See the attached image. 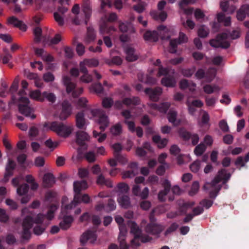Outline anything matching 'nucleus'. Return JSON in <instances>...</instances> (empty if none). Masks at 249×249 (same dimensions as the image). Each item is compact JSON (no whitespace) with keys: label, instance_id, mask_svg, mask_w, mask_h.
Returning <instances> with one entry per match:
<instances>
[{"label":"nucleus","instance_id":"f257e3e1","mask_svg":"<svg viewBox=\"0 0 249 249\" xmlns=\"http://www.w3.org/2000/svg\"><path fill=\"white\" fill-rule=\"evenodd\" d=\"M57 209V206L55 204H53L51 206L46 214L39 213L36 217H34V213L32 212L26 215L22 224L23 231L21 235V242H23L24 240L28 241L30 239L31 236L30 229L32 228L34 223L37 224L34 228V233L36 235H41L45 230L46 227L38 224H42L45 218L49 220L53 219L54 217V212Z\"/></svg>","mask_w":249,"mask_h":249},{"label":"nucleus","instance_id":"f03ea898","mask_svg":"<svg viewBox=\"0 0 249 249\" xmlns=\"http://www.w3.org/2000/svg\"><path fill=\"white\" fill-rule=\"evenodd\" d=\"M75 191L78 193L79 192V190L76 188L75 186ZM79 195L77 194L74 199L69 204H66V202L68 199L66 196H63L62 198V208L61 212L59 216L60 219H62L59 223L60 228L63 230H67L70 228L71 224L73 221V218L72 216L68 215L70 211L76 206V203L78 202L79 199Z\"/></svg>","mask_w":249,"mask_h":249},{"label":"nucleus","instance_id":"7ed1b4c3","mask_svg":"<svg viewBox=\"0 0 249 249\" xmlns=\"http://www.w3.org/2000/svg\"><path fill=\"white\" fill-rule=\"evenodd\" d=\"M231 174L227 173L225 169H221L218 171L217 175L211 182H206L204 185V188L205 190L213 189L209 192V197L210 198L214 199L218 194L219 192L222 188V185H217L221 181H222V184H226L230 179Z\"/></svg>","mask_w":249,"mask_h":249},{"label":"nucleus","instance_id":"20e7f679","mask_svg":"<svg viewBox=\"0 0 249 249\" xmlns=\"http://www.w3.org/2000/svg\"><path fill=\"white\" fill-rule=\"evenodd\" d=\"M130 232L134 235V238L131 241V245L132 246L139 247L141 245L140 240L141 242L145 243L152 240V238L149 236L142 233L141 229L134 222H132L131 223Z\"/></svg>","mask_w":249,"mask_h":249},{"label":"nucleus","instance_id":"39448f33","mask_svg":"<svg viewBox=\"0 0 249 249\" xmlns=\"http://www.w3.org/2000/svg\"><path fill=\"white\" fill-rule=\"evenodd\" d=\"M50 129L56 132L59 136L64 138L68 137L71 133L72 130L71 126L56 121L51 123Z\"/></svg>","mask_w":249,"mask_h":249},{"label":"nucleus","instance_id":"423d86ee","mask_svg":"<svg viewBox=\"0 0 249 249\" xmlns=\"http://www.w3.org/2000/svg\"><path fill=\"white\" fill-rule=\"evenodd\" d=\"M64 85L66 88L68 93L71 92L72 96L76 98L83 92V89L81 87L76 88V84L71 81V78L69 76H64L63 78Z\"/></svg>","mask_w":249,"mask_h":249},{"label":"nucleus","instance_id":"0eeeda50","mask_svg":"<svg viewBox=\"0 0 249 249\" xmlns=\"http://www.w3.org/2000/svg\"><path fill=\"white\" fill-rule=\"evenodd\" d=\"M75 186L76 187L78 190H79V192L78 193V195H79V199L78 200V202L76 203V205L80 203L81 202H82L84 203H89L90 202V198L89 196L87 194H84L82 196L81 195V191L82 190H85L88 188V184L85 180H82L80 181H74L73 183V190L75 193V195L74 196V198L75 196L78 194V193L75 191Z\"/></svg>","mask_w":249,"mask_h":249},{"label":"nucleus","instance_id":"6e6552de","mask_svg":"<svg viewBox=\"0 0 249 249\" xmlns=\"http://www.w3.org/2000/svg\"><path fill=\"white\" fill-rule=\"evenodd\" d=\"M90 112L93 116L99 118L98 122L100 125V129L101 132L104 131L109 124L108 117L105 112L102 109H94L91 110Z\"/></svg>","mask_w":249,"mask_h":249},{"label":"nucleus","instance_id":"1a4fd4ad","mask_svg":"<svg viewBox=\"0 0 249 249\" xmlns=\"http://www.w3.org/2000/svg\"><path fill=\"white\" fill-rule=\"evenodd\" d=\"M19 100L21 103L18 105L19 112L26 117H31L32 119H35L36 117L35 115L32 114L31 115L34 110L32 108L28 106L30 103L28 98L21 96L20 97Z\"/></svg>","mask_w":249,"mask_h":249},{"label":"nucleus","instance_id":"9d476101","mask_svg":"<svg viewBox=\"0 0 249 249\" xmlns=\"http://www.w3.org/2000/svg\"><path fill=\"white\" fill-rule=\"evenodd\" d=\"M227 38V34L223 33L217 35L215 39H212L210 41V44L214 48H221L227 49L230 46V43L226 40Z\"/></svg>","mask_w":249,"mask_h":249},{"label":"nucleus","instance_id":"9b49d317","mask_svg":"<svg viewBox=\"0 0 249 249\" xmlns=\"http://www.w3.org/2000/svg\"><path fill=\"white\" fill-rule=\"evenodd\" d=\"M150 222L145 227V232L154 235L160 234L163 230L162 226L155 223L154 217H150Z\"/></svg>","mask_w":249,"mask_h":249},{"label":"nucleus","instance_id":"f8f14e48","mask_svg":"<svg viewBox=\"0 0 249 249\" xmlns=\"http://www.w3.org/2000/svg\"><path fill=\"white\" fill-rule=\"evenodd\" d=\"M187 41L188 37L186 35L182 32H179L178 38L172 39L170 41V53H176L178 45L186 43Z\"/></svg>","mask_w":249,"mask_h":249},{"label":"nucleus","instance_id":"ddd939ff","mask_svg":"<svg viewBox=\"0 0 249 249\" xmlns=\"http://www.w3.org/2000/svg\"><path fill=\"white\" fill-rule=\"evenodd\" d=\"M97 238V236L95 231L88 230L81 235L80 241L81 245L84 246L88 241H89L91 244H94Z\"/></svg>","mask_w":249,"mask_h":249},{"label":"nucleus","instance_id":"4468645a","mask_svg":"<svg viewBox=\"0 0 249 249\" xmlns=\"http://www.w3.org/2000/svg\"><path fill=\"white\" fill-rule=\"evenodd\" d=\"M61 111L59 115L60 120H66L71 114L72 106L71 104L67 100L63 101L61 104Z\"/></svg>","mask_w":249,"mask_h":249},{"label":"nucleus","instance_id":"2eb2a0df","mask_svg":"<svg viewBox=\"0 0 249 249\" xmlns=\"http://www.w3.org/2000/svg\"><path fill=\"white\" fill-rule=\"evenodd\" d=\"M140 104V99L138 97L134 96L132 98H125L123 101H117L115 103L114 106L116 108L120 109L122 107L123 105L126 106L131 105H138Z\"/></svg>","mask_w":249,"mask_h":249},{"label":"nucleus","instance_id":"dca6fc26","mask_svg":"<svg viewBox=\"0 0 249 249\" xmlns=\"http://www.w3.org/2000/svg\"><path fill=\"white\" fill-rule=\"evenodd\" d=\"M145 93L148 95L150 99L152 101H158L159 97L162 93V89L160 87H157L154 89L146 88L144 90Z\"/></svg>","mask_w":249,"mask_h":249},{"label":"nucleus","instance_id":"f3484780","mask_svg":"<svg viewBox=\"0 0 249 249\" xmlns=\"http://www.w3.org/2000/svg\"><path fill=\"white\" fill-rule=\"evenodd\" d=\"M76 143L80 146L86 148L87 145L85 142L89 141V135L85 132L83 131H78L76 134Z\"/></svg>","mask_w":249,"mask_h":249},{"label":"nucleus","instance_id":"a211bd4d","mask_svg":"<svg viewBox=\"0 0 249 249\" xmlns=\"http://www.w3.org/2000/svg\"><path fill=\"white\" fill-rule=\"evenodd\" d=\"M162 186L164 187V189L159 192L158 194V198L160 201L164 202L166 200L165 196L171 189V185L168 180L165 179L162 183Z\"/></svg>","mask_w":249,"mask_h":249},{"label":"nucleus","instance_id":"6ab92c4d","mask_svg":"<svg viewBox=\"0 0 249 249\" xmlns=\"http://www.w3.org/2000/svg\"><path fill=\"white\" fill-rule=\"evenodd\" d=\"M130 169L123 174L124 178H133L137 174L138 172V163L136 162H132L129 165Z\"/></svg>","mask_w":249,"mask_h":249},{"label":"nucleus","instance_id":"aec40b11","mask_svg":"<svg viewBox=\"0 0 249 249\" xmlns=\"http://www.w3.org/2000/svg\"><path fill=\"white\" fill-rule=\"evenodd\" d=\"M215 74V72H213L211 73L209 76L208 73L206 74L203 69H199L195 73V77L198 79H202L205 78L206 82L210 83L214 78Z\"/></svg>","mask_w":249,"mask_h":249},{"label":"nucleus","instance_id":"412c9836","mask_svg":"<svg viewBox=\"0 0 249 249\" xmlns=\"http://www.w3.org/2000/svg\"><path fill=\"white\" fill-rule=\"evenodd\" d=\"M8 22L16 27L19 28L23 31H26L27 30V26L22 21L18 20L14 16L10 17L8 19Z\"/></svg>","mask_w":249,"mask_h":249},{"label":"nucleus","instance_id":"4be33fe9","mask_svg":"<svg viewBox=\"0 0 249 249\" xmlns=\"http://www.w3.org/2000/svg\"><path fill=\"white\" fill-rule=\"evenodd\" d=\"M149 106L153 109L159 110L160 112L166 113L170 107V104L168 102L162 103L159 104L151 103Z\"/></svg>","mask_w":249,"mask_h":249},{"label":"nucleus","instance_id":"5701e85b","mask_svg":"<svg viewBox=\"0 0 249 249\" xmlns=\"http://www.w3.org/2000/svg\"><path fill=\"white\" fill-rule=\"evenodd\" d=\"M117 201L122 208L127 209L131 206L130 198L128 196L119 195Z\"/></svg>","mask_w":249,"mask_h":249},{"label":"nucleus","instance_id":"b1692460","mask_svg":"<svg viewBox=\"0 0 249 249\" xmlns=\"http://www.w3.org/2000/svg\"><path fill=\"white\" fill-rule=\"evenodd\" d=\"M143 38L145 41L157 42L159 39V35L156 31L148 30L144 34Z\"/></svg>","mask_w":249,"mask_h":249},{"label":"nucleus","instance_id":"393cba45","mask_svg":"<svg viewBox=\"0 0 249 249\" xmlns=\"http://www.w3.org/2000/svg\"><path fill=\"white\" fill-rule=\"evenodd\" d=\"M161 84L167 87H174L176 84V81L173 76L167 75L161 80Z\"/></svg>","mask_w":249,"mask_h":249},{"label":"nucleus","instance_id":"a878e982","mask_svg":"<svg viewBox=\"0 0 249 249\" xmlns=\"http://www.w3.org/2000/svg\"><path fill=\"white\" fill-rule=\"evenodd\" d=\"M126 54V60L129 62H133L138 59V56L135 54V50L131 47H127L125 49Z\"/></svg>","mask_w":249,"mask_h":249},{"label":"nucleus","instance_id":"bb28decb","mask_svg":"<svg viewBox=\"0 0 249 249\" xmlns=\"http://www.w3.org/2000/svg\"><path fill=\"white\" fill-rule=\"evenodd\" d=\"M43 181L45 187H51L55 183L54 177L51 173L45 174L43 177Z\"/></svg>","mask_w":249,"mask_h":249},{"label":"nucleus","instance_id":"cd10ccee","mask_svg":"<svg viewBox=\"0 0 249 249\" xmlns=\"http://www.w3.org/2000/svg\"><path fill=\"white\" fill-rule=\"evenodd\" d=\"M16 164L12 160H9L8 164L6 168V173L4 174V178L5 181L9 179V178L13 175V170L15 168Z\"/></svg>","mask_w":249,"mask_h":249},{"label":"nucleus","instance_id":"c85d7f7f","mask_svg":"<svg viewBox=\"0 0 249 249\" xmlns=\"http://www.w3.org/2000/svg\"><path fill=\"white\" fill-rule=\"evenodd\" d=\"M86 124L84 117V113L83 112H79L76 115V126L79 129H83Z\"/></svg>","mask_w":249,"mask_h":249},{"label":"nucleus","instance_id":"c756f323","mask_svg":"<svg viewBox=\"0 0 249 249\" xmlns=\"http://www.w3.org/2000/svg\"><path fill=\"white\" fill-rule=\"evenodd\" d=\"M82 10L85 16V24L87 25L88 20L90 18L92 13L91 7L90 4L88 2H85L83 5Z\"/></svg>","mask_w":249,"mask_h":249},{"label":"nucleus","instance_id":"7c9ffc66","mask_svg":"<svg viewBox=\"0 0 249 249\" xmlns=\"http://www.w3.org/2000/svg\"><path fill=\"white\" fill-rule=\"evenodd\" d=\"M195 205L194 202H185L179 204V211L181 214H186L187 210Z\"/></svg>","mask_w":249,"mask_h":249},{"label":"nucleus","instance_id":"2f4dec72","mask_svg":"<svg viewBox=\"0 0 249 249\" xmlns=\"http://www.w3.org/2000/svg\"><path fill=\"white\" fill-rule=\"evenodd\" d=\"M96 182L98 184L105 185L108 188H112L113 187L112 181L109 179L105 178L102 174L100 175L98 177Z\"/></svg>","mask_w":249,"mask_h":249},{"label":"nucleus","instance_id":"473e14b6","mask_svg":"<svg viewBox=\"0 0 249 249\" xmlns=\"http://www.w3.org/2000/svg\"><path fill=\"white\" fill-rule=\"evenodd\" d=\"M217 21L219 23H224L225 26H228L231 24V17H226L224 14L219 13L217 15Z\"/></svg>","mask_w":249,"mask_h":249},{"label":"nucleus","instance_id":"72a5a7b5","mask_svg":"<svg viewBox=\"0 0 249 249\" xmlns=\"http://www.w3.org/2000/svg\"><path fill=\"white\" fill-rule=\"evenodd\" d=\"M29 189V186L26 183H23L19 185L17 189V194L20 196H22L27 194Z\"/></svg>","mask_w":249,"mask_h":249},{"label":"nucleus","instance_id":"f704fd0d","mask_svg":"<svg viewBox=\"0 0 249 249\" xmlns=\"http://www.w3.org/2000/svg\"><path fill=\"white\" fill-rule=\"evenodd\" d=\"M115 30L113 26H109L107 24L106 22L103 23L100 27V33L102 34L105 33L109 34L111 31H114Z\"/></svg>","mask_w":249,"mask_h":249},{"label":"nucleus","instance_id":"c9c22d12","mask_svg":"<svg viewBox=\"0 0 249 249\" xmlns=\"http://www.w3.org/2000/svg\"><path fill=\"white\" fill-rule=\"evenodd\" d=\"M30 95L31 98H33L36 101L40 102L44 101L43 93H41L39 90H36L31 91Z\"/></svg>","mask_w":249,"mask_h":249},{"label":"nucleus","instance_id":"e433bc0d","mask_svg":"<svg viewBox=\"0 0 249 249\" xmlns=\"http://www.w3.org/2000/svg\"><path fill=\"white\" fill-rule=\"evenodd\" d=\"M90 89L97 94H100L103 92V87L100 83H95L91 85Z\"/></svg>","mask_w":249,"mask_h":249},{"label":"nucleus","instance_id":"4c0bfd02","mask_svg":"<svg viewBox=\"0 0 249 249\" xmlns=\"http://www.w3.org/2000/svg\"><path fill=\"white\" fill-rule=\"evenodd\" d=\"M177 116V111L173 110H170L167 114L168 121L174 125H178L179 123V122L176 123Z\"/></svg>","mask_w":249,"mask_h":249},{"label":"nucleus","instance_id":"58836bf2","mask_svg":"<svg viewBox=\"0 0 249 249\" xmlns=\"http://www.w3.org/2000/svg\"><path fill=\"white\" fill-rule=\"evenodd\" d=\"M206 146L203 143L197 145L194 149V153L197 156H201L206 150Z\"/></svg>","mask_w":249,"mask_h":249},{"label":"nucleus","instance_id":"ea45409f","mask_svg":"<svg viewBox=\"0 0 249 249\" xmlns=\"http://www.w3.org/2000/svg\"><path fill=\"white\" fill-rule=\"evenodd\" d=\"M122 58L118 56L113 57L111 59H107L106 61V64L109 66L112 65H120L122 63Z\"/></svg>","mask_w":249,"mask_h":249},{"label":"nucleus","instance_id":"a19ab883","mask_svg":"<svg viewBox=\"0 0 249 249\" xmlns=\"http://www.w3.org/2000/svg\"><path fill=\"white\" fill-rule=\"evenodd\" d=\"M219 90L218 86L216 85H206L203 87V90L207 94H211L214 91H219Z\"/></svg>","mask_w":249,"mask_h":249},{"label":"nucleus","instance_id":"79ce46f5","mask_svg":"<svg viewBox=\"0 0 249 249\" xmlns=\"http://www.w3.org/2000/svg\"><path fill=\"white\" fill-rule=\"evenodd\" d=\"M33 32L35 36L34 41L36 43L40 42L42 37V29L39 27H36L34 28Z\"/></svg>","mask_w":249,"mask_h":249},{"label":"nucleus","instance_id":"37998d69","mask_svg":"<svg viewBox=\"0 0 249 249\" xmlns=\"http://www.w3.org/2000/svg\"><path fill=\"white\" fill-rule=\"evenodd\" d=\"M153 18L156 20L160 19L161 21H164L167 17V13L164 11H160L159 13L153 12L151 13Z\"/></svg>","mask_w":249,"mask_h":249},{"label":"nucleus","instance_id":"c03bdc74","mask_svg":"<svg viewBox=\"0 0 249 249\" xmlns=\"http://www.w3.org/2000/svg\"><path fill=\"white\" fill-rule=\"evenodd\" d=\"M129 189L128 185L124 182H120L117 186V192L121 193H126Z\"/></svg>","mask_w":249,"mask_h":249},{"label":"nucleus","instance_id":"a18cd8bd","mask_svg":"<svg viewBox=\"0 0 249 249\" xmlns=\"http://www.w3.org/2000/svg\"><path fill=\"white\" fill-rule=\"evenodd\" d=\"M179 136L185 141L189 140L191 137V133L184 129H180L179 131Z\"/></svg>","mask_w":249,"mask_h":249},{"label":"nucleus","instance_id":"49530a36","mask_svg":"<svg viewBox=\"0 0 249 249\" xmlns=\"http://www.w3.org/2000/svg\"><path fill=\"white\" fill-rule=\"evenodd\" d=\"M43 97L44 100L46 98L52 103H54L56 101V96L53 93H48L47 91H44L43 92Z\"/></svg>","mask_w":249,"mask_h":249},{"label":"nucleus","instance_id":"de8ad7c7","mask_svg":"<svg viewBox=\"0 0 249 249\" xmlns=\"http://www.w3.org/2000/svg\"><path fill=\"white\" fill-rule=\"evenodd\" d=\"M196 70L195 67H193L191 68L184 69L182 70L181 73L184 76L190 77L194 73Z\"/></svg>","mask_w":249,"mask_h":249},{"label":"nucleus","instance_id":"09e8293b","mask_svg":"<svg viewBox=\"0 0 249 249\" xmlns=\"http://www.w3.org/2000/svg\"><path fill=\"white\" fill-rule=\"evenodd\" d=\"M95 38V34L92 28L88 27L87 28V40L90 42L94 40Z\"/></svg>","mask_w":249,"mask_h":249},{"label":"nucleus","instance_id":"8fccbe9b","mask_svg":"<svg viewBox=\"0 0 249 249\" xmlns=\"http://www.w3.org/2000/svg\"><path fill=\"white\" fill-rule=\"evenodd\" d=\"M84 60L89 67H95L99 65L98 60L95 58L85 59Z\"/></svg>","mask_w":249,"mask_h":249},{"label":"nucleus","instance_id":"3c124183","mask_svg":"<svg viewBox=\"0 0 249 249\" xmlns=\"http://www.w3.org/2000/svg\"><path fill=\"white\" fill-rule=\"evenodd\" d=\"M113 104V101L110 98H105L102 100V106L105 108H110Z\"/></svg>","mask_w":249,"mask_h":249},{"label":"nucleus","instance_id":"603ef678","mask_svg":"<svg viewBox=\"0 0 249 249\" xmlns=\"http://www.w3.org/2000/svg\"><path fill=\"white\" fill-rule=\"evenodd\" d=\"M122 126L120 124H116L112 126L110 129L111 133L114 135H119L122 133Z\"/></svg>","mask_w":249,"mask_h":249},{"label":"nucleus","instance_id":"864d4df0","mask_svg":"<svg viewBox=\"0 0 249 249\" xmlns=\"http://www.w3.org/2000/svg\"><path fill=\"white\" fill-rule=\"evenodd\" d=\"M217 98L214 97L207 96L205 97L206 104L208 107H214Z\"/></svg>","mask_w":249,"mask_h":249},{"label":"nucleus","instance_id":"5fc2aeb1","mask_svg":"<svg viewBox=\"0 0 249 249\" xmlns=\"http://www.w3.org/2000/svg\"><path fill=\"white\" fill-rule=\"evenodd\" d=\"M200 161L198 160H196L190 166L191 170L194 173L197 172L200 169Z\"/></svg>","mask_w":249,"mask_h":249},{"label":"nucleus","instance_id":"6e6d98bb","mask_svg":"<svg viewBox=\"0 0 249 249\" xmlns=\"http://www.w3.org/2000/svg\"><path fill=\"white\" fill-rule=\"evenodd\" d=\"M118 241L120 243L121 249H129V245L125 242V236H119Z\"/></svg>","mask_w":249,"mask_h":249},{"label":"nucleus","instance_id":"4d7b16f0","mask_svg":"<svg viewBox=\"0 0 249 249\" xmlns=\"http://www.w3.org/2000/svg\"><path fill=\"white\" fill-rule=\"evenodd\" d=\"M114 156L117 161L122 164H124L127 162L126 158L120 153H114Z\"/></svg>","mask_w":249,"mask_h":249},{"label":"nucleus","instance_id":"13d9d810","mask_svg":"<svg viewBox=\"0 0 249 249\" xmlns=\"http://www.w3.org/2000/svg\"><path fill=\"white\" fill-rule=\"evenodd\" d=\"M219 126L223 132H228L229 131V127L225 120H222L219 122Z\"/></svg>","mask_w":249,"mask_h":249},{"label":"nucleus","instance_id":"bf43d9fd","mask_svg":"<svg viewBox=\"0 0 249 249\" xmlns=\"http://www.w3.org/2000/svg\"><path fill=\"white\" fill-rule=\"evenodd\" d=\"M213 200L204 199L200 202L199 204L208 209L213 205Z\"/></svg>","mask_w":249,"mask_h":249},{"label":"nucleus","instance_id":"052dcab7","mask_svg":"<svg viewBox=\"0 0 249 249\" xmlns=\"http://www.w3.org/2000/svg\"><path fill=\"white\" fill-rule=\"evenodd\" d=\"M53 16L55 20L58 23L59 26H63L64 23V18L62 16H61L58 12H54L53 14Z\"/></svg>","mask_w":249,"mask_h":249},{"label":"nucleus","instance_id":"680f3d73","mask_svg":"<svg viewBox=\"0 0 249 249\" xmlns=\"http://www.w3.org/2000/svg\"><path fill=\"white\" fill-rule=\"evenodd\" d=\"M9 219L4 210L0 208V221L3 223L7 222Z\"/></svg>","mask_w":249,"mask_h":249},{"label":"nucleus","instance_id":"e2e57ef3","mask_svg":"<svg viewBox=\"0 0 249 249\" xmlns=\"http://www.w3.org/2000/svg\"><path fill=\"white\" fill-rule=\"evenodd\" d=\"M178 225L177 223L174 222L166 230L164 233L165 236L168 235L172 232L175 231L178 228Z\"/></svg>","mask_w":249,"mask_h":249},{"label":"nucleus","instance_id":"0e129e2a","mask_svg":"<svg viewBox=\"0 0 249 249\" xmlns=\"http://www.w3.org/2000/svg\"><path fill=\"white\" fill-rule=\"evenodd\" d=\"M45 144L47 147L53 150L58 146V143L56 142H53L50 139L45 142Z\"/></svg>","mask_w":249,"mask_h":249},{"label":"nucleus","instance_id":"69168bd1","mask_svg":"<svg viewBox=\"0 0 249 249\" xmlns=\"http://www.w3.org/2000/svg\"><path fill=\"white\" fill-rule=\"evenodd\" d=\"M234 137L231 134H226L223 137V142L226 144H231L233 141Z\"/></svg>","mask_w":249,"mask_h":249},{"label":"nucleus","instance_id":"338daca9","mask_svg":"<svg viewBox=\"0 0 249 249\" xmlns=\"http://www.w3.org/2000/svg\"><path fill=\"white\" fill-rule=\"evenodd\" d=\"M5 241L7 244L13 245L16 242V239L14 235L9 233L5 237Z\"/></svg>","mask_w":249,"mask_h":249},{"label":"nucleus","instance_id":"774afa93","mask_svg":"<svg viewBox=\"0 0 249 249\" xmlns=\"http://www.w3.org/2000/svg\"><path fill=\"white\" fill-rule=\"evenodd\" d=\"M209 34L208 31L206 30L204 26H201L198 30V35L199 37L204 38Z\"/></svg>","mask_w":249,"mask_h":249}]
</instances>
